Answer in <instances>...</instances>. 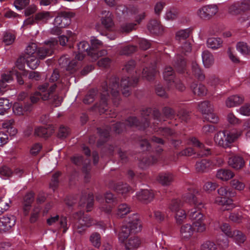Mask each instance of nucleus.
I'll return each instance as SVG.
<instances>
[{"label": "nucleus", "instance_id": "obj_1", "mask_svg": "<svg viewBox=\"0 0 250 250\" xmlns=\"http://www.w3.org/2000/svg\"><path fill=\"white\" fill-rule=\"evenodd\" d=\"M110 96L113 104L118 105L120 100L119 79L115 76L111 77L104 83L99 90L96 89L89 90L83 101L85 104H89L94 101L95 98L98 97L99 102L92 107V110H98L100 113H105L107 115Z\"/></svg>", "mask_w": 250, "mask_h": 250}, {"label": "nucleus", "instance_id": "obj_2", "mask_svg": "<svg viewBox=\"0 0 250 250\" xmlns=\"http://www.w3.org/2000/svg\"><path fill=\"white\" fill-rule=\"evenodd\" d=\"M152 112V116L156 122H160L163 120L161 113L157 109H154L152 111L150 108H145L141 111V121H139L136 117H129L125 122L118 123L113 125V130L119 134L124 130H126L127 127H137L139 129H145L149 125V116Z\"/></svg>", "mask_w": 250, "mask_h": 250}, {"label": "nucleus", "instance_id": "obj_3", "mask_svg": "<svg viewBox=\"0 0 250 250\" xmlns=\"http://www.w3.org/2000/svg\"><path fill=\"white\" fill-rule=\"evenodd\" d=\"M56 84L54 83L47 90L49 87L48 83H44L40 85L38 87L39 91L35 92L34 95L31 96L30 100L31 102L32 103H36L40 99L44 101L51 99V102L55 106H59L62 102V98H61L58 95L53 96L52 95V92L56 89Z\"/></svg>", "mask_w": 250, "mask_h": 250}, {"label": "nucleus", "instance_id": "obj_4", "mask_svg": "<svg viewBox=\"0 0 250 250\" xmlns=\"http://www.w3.org/2000/svg\"><path fill=\"white\" fill-rule=\"evenodd\" d=\"M195 192V190L192 189L190 191L185 193L183 196V199L185 202L193 204L195 207V208L188 211V216L193 222L204 219V216L200 210L204 208V205L202 202L197 200Z\"/></svg>", "mask_w": 250, "mask_h": 250}, {"label": "nucleus", "instance_id": "obj_5", "mask_svg": "<svg viewBox=\"0 0 250 250\" xmlns=\"http://www.w3.org/2000/svg\"><path fill=\"white\" fill-rule=\"evenodd\" d=\"M142 226L139 215L133 213L129 217L128 222L124 225L119 234V239L124 242L131 233H136L141 230Z\"/></svg>", "mask_w": 250, "mask_h": 250}, {"label": "nucleus", "instance_id": "obj_6", "mask_svg": "<svg viewBox=\"0 0 250 250\" xmlns=\"http://www.w3.org/2000/svg\"><path fill=\"white\" fill-rule=\"evenodd\" d=\"M77 46L78 53L76 55L75 59L69 62L66 68L67 70L70 71L71 73H73L78 69V61H82L85 54L89 56L88 53L91 51L90 46L87 42H81Z\"/></svg>", "mask_w": 250, "mask_h": 250}, {"label": "nucleus", "instance_id": "obj_7", "mask_svg": "<svg viewBox=\"0 0 250 250\" xmlns=\"http://www.w3.org/2000/svg\"><path fill=\"white\" fill-rule=\"evenodd\" d=\"M238 135L228 131H220L214 136V141L218 146L224 148L229 147L237 139Z\"/></svg>", "mask_w": 250, "mask_h": 250}, {"label": "nucleus", "instance_id": "obj_8", "mask_svg": "<svg viewBox=\"0 0 250 250\" xmlns=\"http://www.w3.org/2000/svg\"><path fill=\"white\" fill-rule=\"evenodd\" d=\"M219 196L215 200V203L219 205L223 206V210H229L234 207L232 204V200L229 198L231 193L229 192L226 188L221 187L218 189Z\"/></svg>", "mask_w": 250, "mask_h": 250}, {"label": "nucleus", "instance_id": "obj_9", "mask_svg": "<svg viewBox=\"0 0 250 250\" xmlns=\"http://www.w3.org/2000/svg\"><path fill=\"white\" fill-rule=\"evenodd\" d=\"M218 11V8L216 5H206L197 10V15L202 19L209 20L215 15Z\"/></svg>", "mask_w": 250, "mask_h": 250}, {"label": "nucleus", "instance_id": "obj_10", "mask_svg": "<svg viewBox=\"0 0 250 250\" xmlns=\"http://www.w3.org/2000/svg\"><path fill=\"white\" fill-rule=\"evenodd\" d=\"M57 42L55 40L45 42L44 45L39 47L37 52V56L39 59H44L50 56L53 53L54 48L57 44Z\"/></svg>", "mask_w": 250, "mask_h": 250}, {"label": "nucleus", "instance_id": "obj_11", "mask_svg": "<svg viewBox=\"0 0 250 250\" xmlns=\"http://www.w3.org/2000/svg\"><path fill=\"white\" fill-rule=\"evenodd\" d=\"M104 198L105 202L101 204L100 208L102 211L108 214L111 212L113 207L117 204L118 199L110 192H106Z\"/></svg>", "mask_w": 250, "mask_h": 250}, {"label": "nucleus", "instance_id": "obj_12", "mask_svg": "<svg viewBox=\"0 0 250 250\" xmlns=\"http://www.w3.org/2000/svg\"><path fill=\"white\" fill-rule=\"evenodd\" d=\"M91 51L88 53H89V56L91 58L92 61H96L99 57L104 56L107 54V51L105 50H102L100 51L97 50V48L102 45V42L101 41L93 38L91 40Z\"/></svg>", "mask_w": 250, "mask_h": 250}, {"label": "nucleus", "instance_id": "obj_13", "mask_svg": "<svg viewBox=\"0 0 250 250\" xmlns=\"http://www.w3.org/2000/svg\"><path fill=\"white\" fill-rule=\"evenodd\" d=\"M138 81V78L137 77L123 78L121 81V88L123 94L125 97L129 96L130 93L131 87L134 86Z\"/></svg>", "mask_w": 250, "mask_h": 250}, {"label": "nucleus", "instance_id": "obj_14", "mask_svg": "<svg viewBox=\"0 0 250 250\" xmlns=\"http://www.w3.org/2000/svg\"><path fill=\"white\" fill-rule=\"evenodd\" d=\"M16 219L13 215L4 216L0 218V231H9L15 224Z\"/></svg>", "mask_w": 250, "mask_h": 250}, {"label": "nucleus", "instance_id": "obj_15", "mask_svg": "<svg viewBox=\"0 0 250 250\" xmlns=\"http://www.w3.org/2000/svg\"><path fill=\"white\" fill-rule=\"evenodd\" d=\"M228 163L230 167L236 170L243 168L245 165V162L243 158L238 155L230 156L229 157Z\"/></svg>", "mask_w": 250, "mask_h": 250}, {"label": "nucleus", "instance_id": "obj_16", "mask_svg": "<svg viewBox=\"0 0 250 250\" xmlns=\"http://www.w3.org/2000/svg\"><path fill=\"white\" fill-rule=\"evenodd\" d=\"M173 65L179 73H184L187 70V63L185 58L180 54H177L175 56Z\"/></svg>", "mask_w": 250, "mask_h": 250}, {"label": "nucleus", "instance_id": "obj_17", "mask_svg": "<svg viewBox=\"0 0 250 250\" xmlns=\"http://www.w3.org/2000/svg\"><path fill=\"white\" fill-rule=\"evenodd\" d=\"M73 217L78 220L77 223L81 226L88 227L94 224L93 221L90 217L87 215H84L83 212L81 211L74 214Z\"/></svg>", "mask_w": 250, "mask_h": 250}, {"label": "nucleus", "instance_id": "obj_18", "mask_svg": "<svg viewBox=\"0 0 250 250\" xmlns=\"http://www.w3.org/2000/svg\"><path fill=\"white\" fill-rule=\"evenodd\" d=\"M71 14L68 12H62L54 19V25L59 26L60 27L63 28L68 25L70 22V18Z\"/></svg>", "mask_w": 250, "mask_h": 250}, {"label": "nucleus", "instance_id": "obj_19", "mask_svg": "<svg viewBox=\"0 0 250 250\" xmlns=\"http://www.w3.org/2000/svg\"><path fill=\"white\" fill-rule=\"evenodd\" d=\"M163 77L165 81L167 82L168 86L171 83H176L175 80L177 79L176 78L175 71L170 66H167L165 67L163 72Z\"/></svg>", "mask_w": 250, "mask_h": 250}, {"label": "nucleus", "instance_id": "obj_20", "mask_svg": "<svg viewBox=\"0 0 250 250\" xmlns=\"http://www.w3.org/2000/svg\"><path fill=\"white\" fill-rule=\"evenodd\" d=\"M138 199L145 203L147 204L152 201L154 198V193L148 189H143L136 194Z\"/></svg>", "mask_w": 250, "mask_h": 250}, {"label": "nucleus", "instance_id": "obj_21", "mask_svg": "<svg viewBox=\"0 0 250 250\" xmlns=\"http://www.w3.org/2000/svg\"><path fill=\"white\" fill-rule=\"evenodd\" d=\"M195 229L190 224H185L181 227L180 233L182 238L185 240H188L192 236Z\"/></svg>", "mask_w": 250, "mask_h": 250}, {"label": "nucleus", "instance_id": "obj_22", "mask_svg": "<svg viewBox=\"0 0 250 250\" xmlns=\"http://www.w3.org/2000/svg\"><path fill=\"white\" fill-rule=\"evenodd\" d=\"M57 221H59L60 227L63 229V232L65 233L68 228L67 218L62 216L60 217L59 215H56L47 220V223L50 226L53 225Z\"/></svg>", "mask_w": 250, "mask_h": 250}, {"label": "nucleus", "instance_id": "obj_23", "mask_svg": "<svg viewBox=\"0 0 250 250\" xmlns=\"http://www.w3.org/2000/svg\"><path fill=\"white\" fill-rule=\"evenodd\" d=\"M93 203L94 196L93 194L88 193V194H83L80 199L79 204L80 206H84L86 205L87 211H89L93 207Z\"/></svg>", "mask_w": 250, "mask_h": 250}, {"label": "nucleus", "instance_id": "obj_24", "mask_svg": "<svg viewBox=\"0 0 250 250\" xmlns=\"http://www.w3.org/2000/svg\"><path fill=\"white\" fill-rule=\"evenodd\" d=\"M173 175L170 172L160 173L157 178V180L163 186H169L173 181Z\"/></svg>", "mask_w": 250, "mask_h": 250}, {"label": "nucleus", "instance_id": "obj_25", "mask_svg": "<svg viewBox=\"0 0 250 250\" xmlns=\"http://www.w3.org/2000/svg\"><path fill=\"white\" fill-rule=\"evenodd\" d=\"M31 104L23 103H15L13 106V111L15 114L21 115L24 112L29 111L31 108Z\"/></svg>", "mask_w": 250, "mask_h": 250}, {"label": "nucleus", "instance_id": "obj_26", "mask_svg": "<svg viewBox=\"0 0 250 250\" xmlns=\"http://www.w3.org/2000/svg\"><path fill=\"white\" fill-rule=\"evenodd\" d=\"M190 141L194 146L197 147L200 149L199 155L201 156H208L211 154L210 149L206 147L204 145L200 142L196 138H191Z\"/></svg>", "mask_w": 250, "mask_h": 250}, {"label": "nucleus", "instance_id": "obj_27", "mask_svg": "<svg viewBox=\"0 0 250 250\" xmlns=\"http://www.w3.org/2000/svg\"><path fill=\"white\" fill-rule=\"evenodd\" d=\"M244 101L243 97L236 95L228 97L225 102L226 105L229 108L237 106Z\"/></svg>", "mask_w": 250, "mask_h": 250}, {"label": "nucleus", "instance_id": "obj_28", "mask_svg": "<svg viewBox=\"0 0 250 250\" xmlns=\"http://www.w3.org/2000/svg\"><path fill=\"white\" fill-rule=\"evenodd\" d=\"M102 15L101 21L102 24L107 29L111 27L113 25L111 13L108 11H103Z\"/></svg>", "mask_w": 250, "mask_h": 250}, {"label": "nucleus", "instance_id": "obj_29", "mask_svg": "<svg viewBox=\"0 0 250 250\" xmlns=\"http://www.w3.org/2000/svg\"><path fill=\"white\" fill-rule=\"evenodd\" d=\"M211 165V162L208 159H202L196 162L195 168L199 172H205L210 168Z\"/></svg>", "mask_w": 250, "mask_h": 250}, {"label": "nucleus", "instance_id": "obj_30", "mask_svg": "<svg viewBox=\"0 0 250 250\" xmlns=\"http://www.w3.org/2000/svg\"><path fill=\"white\" fill-rule=\"evenodd\" d=\"M148 30L152 34H159L163 32V28L160 22L156 20H151L147 25Z\"/></svg>", "mask_w": 250, "mask_h": 250}, {"label": "nucleus", "instance_id": "obj_31", "mask_svg": "<svg viewBox=\"0 0 250 250\" xmlns=\"http://www.w3.org/2000/svg\"><path fill=\"white\" fill-rule=\"evenodd\" d=\"M203 63L205 67L209 68L214 62V59L213 55L208 50H205L202 53Z\"/></svg>", "mask_w": 250, "mask_h": 250}, {"label": "nucleus", "instance_id": "obj_32", "mask_svg": "<svg viewBox=\"0 0 250 250\" xmlns=\"http://www.w3.org/2000/svg\"><path fill=\"white\" fill-rule=\"evenodd\" d=\"M191 88L194 94L198 96H203L207 93V88L202 84H197L195 83H193L191 85Z\"/></svg>", "mask_w": 250, "mask_h": 250}, {"label": "nucleus", "instance_id": "obj_33", "mask_svg": "<svg viewBox=\"0 0 250 250\" xmlns=\"http://www.w3.org/2000/svg\"><path fill=\"white\" fill-rule=\"evenodd\" d=\"M191 67L192 74L195 77L200 81L205 79V75L203 74L202 70L196 62H192Z\"/></svg>", "mask_w": 250, "mask_h": 250}, {"label": "nucleus", "instance_id": "obj_34", "mask_svg": "<svg viewBox=\"0 0 250 250\" xmlns=\"http://www.w3.org/2000/svg\"><path fill=\"white\" fill-rule=\"evenodd\" d=\"M198 106L199 110L204 115L208 113H210L211 111H213V106L210 102L208 101H205L199 103L198 104Z\"/></svg>", "mask_w": 250, "mask_h": 250}, {"label": "nucleus", "instance_id": "obj_35", "mask_svg": "<svg viewBox=\"0 0 250 250\" xmlns=\"http://www.w3.org/2000/svg\"><path fill=\"white\" fill-rule=\"evenodd\" d=\"M111 129L110 127L107 126L106 128H97L98 132L100 136V140L98 142L99 146H101L105 142L109 136V131Z\"/></svg>", "mask_w": 250, "mask_h": 250}, {"label": "nucleus", "instance_id": "obj_36", "mask_svg": "<svg viewBox=\"0 0 250 250\" xmlns=\"http://www.w3.org/2000/svg\"><path fill=\"white\" fill-rule=\"evenodd\" d=\"M229 237L233 238L236 244L241 245L243 244L246 240V235L241 231L235 230L232 231L231 235Z\"/></svg>", "mask_w": 250, "mask_h": 250}, {"label": "nucleus", "instance_id": "obj_37", "mask_svg": "<svg viewBox=\"0 0 250 250\" xmlns=\"http://www.w3.org/2000/svg\"><path fill=\"white\" fill-rule=\"evenodd\" d=\"M34 199V194L31 192L27 193L25 196L23 201V210L25 215L28 213Z\"/></svg>", "mask_w": 250, "mask_h": 250}, {"label": "nucleus", "instance_id": "obj_38", "mask_svg": "<svg viewBox=\"0 0 250 250\" xmlns=\"http://www.w3.org/2000/svg\"><path fill=\"white\" fill-rule=\"evenodd\" d=\"M156 73L155 66L146 67L144 68L142 72V77L148 81H151L153 79L154 76Z\"/></svg>", "mask_w": 250, "mask_h": 250}, {"label": "nucleus", "instance_id": "obj_39", "mask_svg": "<svg viewBox=\"0 0 250 250\" xmlns=\"http://www.w3.org/2000/svg\"><path fill=\"white\" fill-rule=\"evenodd\" d=\"M234 174L230 170L221 169L218 170L216 176L222 180L227 181L232 178Z\"/></svg>", "mask_w": 250, "mask_h": 250}, {"label": "nucleus", "instance_id": "obj_40", "mask_svg": "<svg viewBox=\"0 0 250 250\" xmlns=\"http://www.w3.org/2000/svg\"><path fill=\"white\" fill-rule=\"evenodd\" d=\"M52 133L51 129H47L43 127H37L34 130V135L44 138H48Z\"/></svg>", "mask_w": 250, "mask_h": 250}, {"label": "nucleus", "instance_id": "obj_41", "mask_svg": "<svg viewBox=\"0 0 250 250\" xmlns=\"http://www.w3.org/2000/svg\"><path fill=\"white\" fill-rule=\"evenodd\" d=\"M28 71H25L22 72V74L17 71L16 70L12 69L11 71H9V73L6 74V75L10 76L12 78L11 82L14 79V76H15L17 80V82L19 84H22L24 83V81L22 80L21 77L22 76H26L28 74Z\"/></svg>", "mask_w": 250, "mask_h": 250}, {"label": "nucleus", "instance_id": "obj_42", "mask_svg": "<svg viewBox=\"0 0 250 250\" xmlns=\"http://www.w3.org/2000/svg\"><path fill=\"white\" fill-rule=\"evenodd\" d=\"M13 123L14 120L11 119L3 121L1 124L2 127L7 129V132L11 136H14L17 133V130L13 126Z\"/></svg>", "mask_w": 250, "mask_h": 250}, {"label": "nucleus", "instance_id": "obj_43", "mask_svg": "<svg viewBox=\"0 0 250 250\" xmlns=\"http://www.w3.org/2000/svg\"><path fill=\"white\" fill-rule=\"evenodd\" d=\"M191 33V29L187 28L181 30L176 33V39L181 43L187 41V39L189 37ZM188 41H189L188 40Z\"/></svg>", "mask_w": 250, "mask_h": 250}, {"label": "nucleus", "instance_id": "obj_44", "mask_svg": "<svg viewBox=\"0 0 250 250\" xmlns=\"http://www.w3.org/2000/svg\"><path fill=\"white\" fill-rule=\"evenodd\" d=\"M182 202L177 199H174L171 201L168 205L169 209L172 212L175 213L182 209Z\"/></svg>", "mask_w": 250, "mask_h": 250}, {"label": "nucleus", "instance_id": "obj_45", "mask_svg": "<svg viewBox=\"0 0 250 250\" xmlns=\"http://www.w3.org/2000/svg\"><path fill=\"white\" fill-rule=\"evenodd\" d=\"M25 59L28 66L32 69L37 68L39 65L40 61L37 56H25Z\"/></svg>", "mask_w": 250, "mask_h": 250}, {"label": "nucleus", "instance_id": "obj_46", "mask_svg": "<svg viewBox=\"0 0 250 250\" xmlns=\"http://www.w3.org/2000/svg\"><path fill=\"white\" fill-rule=\"evenodd\" d=\"M222 42L220 38H210L207 40V44L208 47L217 49L221 46Z\"/></svg>", "mask_w": 250, "mask_h": 250}, {"label": "nucleus", "instance_id": "obj_47", "mask_svg": "<svg viewBox=\"0 0 250 250\" xmlns=\"http://www.w3.org/2000/svg\"><path fill=\"white\" fill-rule=\"evenodd\" d=\"M158 160V158L157 157L153 156L143 158L140 163V167L142 168H144L149 166L156 163Z\"/></svg>", "mask_w": 250, "mask_h": 250}, {"label": "nucleus", "instance_id": "obj_48", "mask_svg": "<svg viewBox=\"0 0 250 250\" xmlns=\"http://www.w3.org/2000/svg\"><path fill=\"white\" fill-rule=\"evenodd\" d=\"M192 47L191 42L189 41H186L182 43L181 45L178 48L179 53L182 55V54L187 55L188 53L191 51Z\"/></svg>", "mask_w": 250, "mask_h": 250}, {"label": "nucleus", "instance_id": "obj_49", "mask_svg": "<svg viewBox=\"0 0 250 250\" xmlns=\"http://www.w3.org/2000/svg\"><path fill=\"white\" fill-rule=\"evenodd\" d=\"M51 18L49 12H42L35 15V20L37 23H46L47 21Z\"/></svg>", "mask_w": 250, "mask_h": 250}, {"label": "nucleus", "instance_id": "obj_50", "mask_svg": "<svg viewBox=\"0 0 250 250\" xmlns=\"http://www.w3.org/2000/svg\"><path fill=\"white\" fill-rule=\"evenodd\" d=\"M114 189L119 193L124 194L129 191L130 187L126 184H123V183L119 182L115 185Z\"/></svg>", "mask_w": 250, "mask_h": 250}, {"label": "nucleus", "instance_id": "obj_51", "mask_svg": "<svg viewBox=\"0 0 250 250\" xmlns=\"http://www.w3.org/2000/svg\"><path fill=\"white\" fill-rule=\"evenodd\" d=\"M141 244V240L137 236L130 237L128 242L126 244V248L127 249H131L137 248Z\"/></svg>", "mask_w": 250, "mask_h": 250}, {"label": "nucleus", "instance_id": "obj_52", "mask_svg": "<svg viewBox=\"0 0 250 250\" xmlns=\"http://www.w3.org/2000/svg\"><path fill=\"white\" fill-rule=\"evenodd\" d=\"M11 105L9 101L7 99H0V115H4L7 112Z\"/></svg>", "mask_w": 250, "mask_h": 250}, {"label": "nucleus", "instance_id": "obj_53", "mask_svg": "<svg viewBox=\"0 0 250 250\" xmlns=\"http://www.w3.org/2000/svg\"><path fill=\"white\" fill-rule=\"evenodd\" d=\"M130 211V207L126 204H121L118 207L117 214L120 217H123Z\"/></svg>", "mask_w": 250, "mask_h": 250}, {"label": "nucleus", "instance_id": "obj_54", "mask_svg": "<svg viewBox=\"0 0 250 250\" xmlns=\"http://www.w3.org/2000/svg\"><path fill=\"white\" fill-rule=\"evenodd\" d=\"M12 78L10 76L6 75V74L1 75L0 80V93L3 91V90L7 85V83L11 82Z\"/></svg>", "mask_w": 250, "mask_h": 250}, {"label": "nucleus", "instance_id": "obj_55", "mask_svg": "<svg viewBox=\"0 0 250 250\" xmlns=\"http://www.w3.org/2000/svg\"><path fill=\"white\" fill-rule=\"evenodd\" d=\"M237 50L243 55H248L250 53V46L246 43L239 42L236 45Z\"/></svg>", "mask_w": 250, "mask_h": 250}, {"label": "nucleus", "instance_id": "obj_56", "mask_svg": "<svg viewBox=\"0 0 250 250\" xmlns=\"http://www.w3.org/2000/svg\"><path fill=\"white\" fill-rule=\"evenodd\" d=\"M10 201L5 197H0V215L6 211L9 208Z\"/></svg>", "mask_w": 250, "mask_h": 250}, {"label": "nucleus", "instance_id": "obj_57", "mask_svg": "<svg viewBox=\"0 0 250 250\" xmlns=\"http://www.w3.org/2000/svg\"><path fill=\"white\" fill-rule=\"evenodd\" d=\"M90 241L95 248H99L101 245V236L97 232L92 233L90 237Z\"/></svg>", "mask_w": 250, "mask_h": 250}, {"label": "nucleus", "instance_id": "obj_58", "mask_svg": "<svg viewBox=\"0 0 250 250\" xmlns=\"http://www.w3.org/2000/svg\"><path fill=\"white\" fill-rule=\"evenodd\" d=\"M38 47L35 43H30L28 44L25 49V55L27 56H37V52Z\"/></svg>", "mask_w": 250, "mask_h": 250}, {"label": "nucleus", "instance_id": "obj_59", "mask_svg": "<svg viewBox=\"0 0 250 250\" xmlns=\"http://www.w3.org/2000/svg\"><path fill=\"white\" fill-rule=\"evenodd\" d=\"M174 213L176 222L178 224H181L186 219L187 214L185 211L183 209H181Z\"/></svg>", "mask_w": 250, "mask_h": 250}, {"label": "nucleus", "instance_id": "obj_60", "mask_svg": "<svg viewBox=\"0 0 250 250\" xmlns=\"http://www.w3.org/2000/svg\"><path fill=\"white\" fill-rule=\"evenodd\" d=\"M178 14L179 12L177 9L171 8L167 11L165 18L167 20H174L177 18Z\"/></svg>", "mask_w": 250, "mask_h": 250}, {"label": "nucleus", "instance_id": "obj_61", "mask_svg": "<svg viewBox=\"0 0 250 250\" xmlns=\"http://www.w3.org/2000/svg\"><path fill=\"white\" fill-rule=\"evenodd\" d=\"M156 131L166 138L172 136L174 134V131L168 127H160Z\"/></svg>", "mask_w": 250, "mask_h": 250}, {"label": "nucleus", "instance_id": "obj_62", "mask_svg": "<svg viewBox=\"0 0 250 250\" xmlns=\"http://www.w3.org/2000/svg\"><path fill=\"white\" fill-rule=\"evenodd\" d=\"M15 40V36L11 33L6 32L3 34V42L6 45L13 43Z\"/></svg>", "mask_w": 250, "mask_h": 250}, {"label": "nucleus", "instance_id": "obj_63", "mask_svg": "<svg viewBox=\"0 0 250 250\" xmlns=\"http://www.w3.org/2000/svg\"><path fill=\"white\" fill-rule=\"evenodd\" d=\"M136 50V46L128 45L123 47L120 53L122 55H128L135 52Z\"/></svg>", "mask_w": 250, "mask_h": 250}, {"label": "nucleus", "instance_id": "obj_64", "mask_svg": "<svg viewBox=\"0 0 250 250\" xmlns=\"http://www.w3.org/2000/svg\"><path fill=\"white\" fill-rule=\"evenodd\" d=\"M217 247L213 242L207 241L201 246V250H216Z\"/></svg>", "mask_w": 250, "mask_h": 250}]
</instances>
